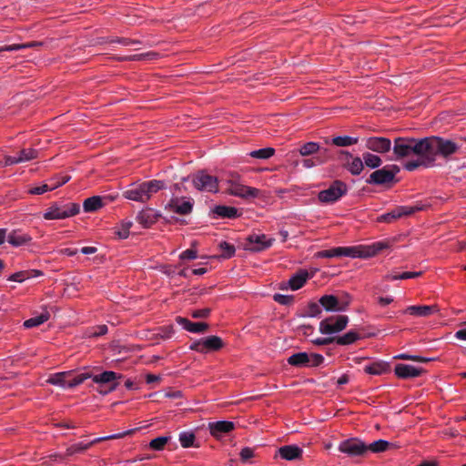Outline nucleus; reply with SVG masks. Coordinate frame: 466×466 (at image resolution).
I'll return each instance as SVG.
<instances>
[{"instance_id": "33", "label": "nucleus", "mask_w": 466, "mask_h": 466, "mask_svg": "<svg viewBox=\"0 0 466 466\" xmlns=\"http://www.w3.org/2000/svg\"><path fill=\"white\" fill-rule=\"evenodd\" d=\"M103 207L102 198L99 196H93L85 199L83 208L86 212H94Z\"/></svg>"}, {"instance_id": "37", "label": "nucleus", "mask_w": 466, "mask_h": 466, "mask_svg": "<svg viewBox=\"0 0 466 466\" xmlns=\"http://www.w3.org/2000/svg\"><path fill=\"white\" fill-rule=\"evenodd\" d=\"M421 275V271H405V272H397L394 271L390 274H388L384 277L385 280H398V279H408L417 278Z\"/></svg>"}, {"instance_id": "1", "label": "nucleus", "mask_w": 466, "mask_h": 466, "mask_svg": "<svg viewBox=\"0 0 466 466\" xmlns=\"http://www.w3.org/2000/svg\"><path fill=\"white\" fill-rule=\"evenodd\" d=\"M393 154L395 159H401L410 157H426V163L431 164L429 157V137L414 138L399 137L393 142Z\"/></svg>"}, {"instance_id": "21", "label": "nucleus", "mask_w": 466, "mask_h": 466, "mask_svg": "<svg viewBox=\"0 0 466 466\" xmlns=\"http://www.w3.org/2000/svg\"><path fill=\"white\" fill-rule=\"evenodd\" d=\"M208 428L210 434L213 437L219 439L223 434L229 433L233 431L235 429V424L232 421L219 420L209 423Z\"/></svg>"}, {"instance_id": "22", "label": "nucleus", "mask_w": 466, "mask_h": 466, "mask_svg": "<svg viewBox=\"0 0 466 466\" xmlns=\"http://www.w3.org/2000/svg\"><path fill=\"white\" fill-rule=\"evenodd\" d=\"M439 311L437 305H414L409 306L404 310L405 313L416 317H429Z\"/></svg>"}, {"instance_id": "39", "label": "nucleus", "mask_w": 466, "mask_h": 466, "mask_svg": "<svg viewBox=\"0 0 466 466\" xmlns=\"http://www.w3.org/2000/svg\"><path fill=\"white\" fill-rule=\"evenodd\" d=\"M196 436L192 431H182L179 433L178 441L183 448L198 447L195 444Z\"/></svg>"}, {"instance_id": "11", "label": "nucleus", "mask_w": 466, "mask_h": 466, "mask_svg": "<svg viewBox=\"0 0 466 466\" xmlns=\"http://www.w3.org/2000/svg\"><path fill=\"white\" fill-rule=\"evenodd\" d=\"M224 347V342L220 337L208 336L201 339L194 341L189 349L200 353H208L210 351H218Z\"/></svg>"}, {"instance_id": "47", "label": "nucleus", "mask_w": 466, "mask_h": 466, "mask_svg": "<svg viewBox=\"0 0 466 466\" xmlns=\"http://www.w3.org/2000/svg\"><path fill=\"white\" fill-rule=\"evenodd\" d=\"M420 166H423L425 167H433L434 164H427L426 163V157H418L417 160L408 161L404 165V167L408 171H413V170H415L417 167H419Z\"/></svg>"}, {"instance_id": "3", "label": "nucleus", "mask_w": 466, "mask_h": 466, "mask_svg": "<svg viewBox=\"0 0 466 466\" xmlns=\"http://www.w3.org/2000/svg\"><path fill=\"white\" fill-rule=\"evenodd\" d=\"M459 149L460 146L451 140L434 136L429 137V157L431 158V164L435 163L437 155L448 158Z\"/></svg>"}, {"instance_id": "41", "label": "nucleus", "mask_w": 466, "mask_h": 466, "mask_svg": "<svg viewBox=\"0 0 466 466\" xmlns=\"http://www.w3.org/2000/svg\"><path fill=\"white\" fill-rule=\"evenodd\" d=\"M42 45H43L42 42H36V41H33V42L25 43V44L9 45V46H1L0 53H2L4 51H17V50H21V49H25V48L40 46Z\"/></svg>"}, {"instance_id": "56", "label": "nucleus", "mask_w": 466, "mask_h": 466, "mask_svg": "<svg viewBox=\"0 0 466 466\" xmlns=\"http://www.w3.org/2000/svg\"><path fill=\"white\" fill-rule=\"evenodd\" d=\"M273 300L280 305L289 306L294 302V296L275 293L273 296Z\"/></svg>"}, {"instance_id": "63", "label": "nucleus", "mask_w": 466, "mask_h": 466, "mask_svg": "<svg viewBox=\"0 0 466 466\" xmlns=\"http://www.w3.org/2000/svg\"><path fill=\"white\" fill-rule=\"evenodd\" d=\"M254 456V451L251 448H243L240 451V458L242 461H247Z\"/></svg>"}, {"instance_id": "46", "label": "nucleus", "mask_w": 466, "mask_h": 466, "mask_svg": "<svg viewBox=\"0 0 466 466\" xmlns=\"http://www.w3.org/2000/svg\"><path fill=\"white\" fill-rule=\"evenodd\" d=\"M171 437L169 436H159L151 440L149 442V448L153 451H163L165 446L168 443Z\"/></svg>"}, {"instance_id": "29", "label": "nucleus", "mask_w": 466, "mask_h": 466, "mask_svg": "<svg viewBox=\"0 0 466 466\" xmlns=\"http://www.w3.org/2000/svg\"><path fill=\"white\" fill-rule=\"evenodd\" d=\"M390 370V365L385 361H376L364 367V371L371 375H381Z\"/></svg>"}, {"instance_id": "25", "label": "nucleus", "mask_w": 466, "mask_h": 466, "mask_svg": "<svg viewBox=\"0 0 466 466\" xmlns=\"http://www.w3.org/2000/svg\"><path fill=\"white\" fill-rule=\"evenodd\" d=\"M341 157H345L346 159H349L350 157L352 158V160L345 165V167L354 176L360 175V172L363 170V159L356 157H352L351 154L348 151L341 150L340 152ZM343 159V157H340Z\"/></svg>"}, {"instance_id": "64", "label": "nucleus", "mask_w": 466, "mask_h": 466, "mask_svg": "<svg viewBox=\"0 0 466 466\" xmlns=\"http://www.w3.org/2000/svg\"><path fill=\"white\" fill-rule=\"evenodd\" d=\"M209 313H210L209 309H201L194 310L191 313V316L195 319H203V318H207L209 315Z\"/></svg>"}, {"instance_id": "38", "label": "nucleus", "mask_w": 466, "mask_h": 466, "mask_svg": "<svg viewBox=\"0 0 466 466\" xmlns=\"http://www.w3.org/2000/svg\"><path fill=\"white\" fill-rule=\"evenodd\" d=\"M143 187H145L146 192L150 198L153 194L165 188V182L162 180L153 179L150 181L143 182Z\"/></svg>"}, {"instance_id": "26", "label": "nucleus", "mask_w": 466, "mask_h": 466, "mask_svg": "<svg viewBox=\"0 0 466 466\" xmlns=\"http://www.w3.org/2000/svg\"><path fill=\"white\" fill-rule=\"evenodd\" d=\"M302 449L296 445H285L279 449V456L287 461L299 459L302 456Z\"/></svg>"}, {"instance_id": "52", "label": "nucleus", "mask_w": 466, "mask_h": 466, "mask_svg": "<svg viewBox=\"0 0 466 466\" xmlns=\"http://www.w3.org/2000/svg\"><path fill=\"white\" fill-rule=\"evenodd\" d=\"M21 162L30 161L38 157V151L35 148H24L19 152L17 157Z\"/></svg>"}, {"instance_id": "43", "label": "nucleus", "mask_w": 466, "mask_h": 466, "mask_svg": "<svg viewBox=\"0 0 466 466\" xmlns=\"http://www.w3.org/2000/svg\"><path fill=\"white\" fill-rule=\"evenodd\" d=\"M358 137H352L349 136L335 137L332 138L331 143L337 147H349L358 143Z\"/></svg>"}, {"instance_id": "27", "label": "nucleus", "mask_w": 466, "mask_h": 466, "mask_svg": "<svg viewBox=\"0 0 466 466\" xmlns=\"http://www.w3.org/2000/svg\"><path fill=\"white\" fill-rule=\"evenodd\" d=\"M42 275H43V272L40 270H36V269L22 270V271H18V272L12 274L8 278V280L22 283L24 281L29 280L31 279H34L35 277H39Z\"/></svg>"}, {"instance_id": "50", "label": "nucleus", "mask_w": 466, "mask_h": 466, "mask_svg": "<svg viewBox=\"0 0 466 466\" xmlns=\"http://www.w3.org/2000/svg\"><path fill=\"white\" fill-rule=\"evenodd\" d=\"M70 176L56 175L49 179V187L51 190L57 188L58 187L67 183L70 180Z\"/></svg>"}, {"instance_id": "62", "label": "nucleus", "mask_w": 466, "mask_h": 466, "mask_svg": "<svg viewBox=\"0 0 466 466\" xmlns=\"http://www.w3.org/2000/svg\"><path fill=\"white\" fill-rule=\"evenodd\" d=\"M51 190L48 184H44L40 187H35L28 190L29 194L32 195H41L46 193V191Z\"/></svg>"}, {"instance_id": "53", "label": "nucleus", "mask_w": 466, "mask_h": 466, "mask_svg": "<svg viewBox=\"0 0 466 466\" xmlns=\"http://www.w3.org/2000/svg\"><path fill=\"white\" fill-rule=\"evenodd\" d=\"M328 149L323 150V157L318 156L313 158H306L303 159L302 164L305 167L310 168L316 166L317 164H322L325 162V157H327Z\"/></svg>"}, {"instance_id": "30", "label": "nucleus", "mask_w": 466, "mask_h": 466, "mask_svg": "<svg viewBox=\"0 0 466 466\" xmlns=\"http://www.w3.org/2000/svg\"><path fill=\"white\" fill-rule=\"evenodd\" d=\"M287 362L297 368L309 367V354L307 352L294 353L288 358Z\"/></svg>"}, {"instance_id": "5", "label": "nucleus", "mask_w": 466, "mask_h": 466, "mask_svg": "<svg viewBox=\"0 0 466 466\" xmlns=\"http://www.w3.org/2000/svg\"><path fill=\"white\" fill-rule=\"evenodd\" d=\"M80 207L76 203H68L65 205L53 204L44 213L45 219H65L79 213Z\"/></svg>"}, {"instance_id": "42", "label": "nucleus", "mask_w": 466, "mask_h": 466, "mask_svg": "<svg viewBox=\"0 0 466 466\" xmlns=\"http://www.w3.org/2000/svg\"><path fill=\"white\" fill-rule=\"evenodd\" d=\"M365 165L370 168H377L382 164L381 158L374 154L366 152L362 155Z\"/></svg>"}, {"instance_id": "13", "label": "nucleus", "mask_w": 466, "mask_h": 466, "mask_svg": "<svg viewBox=\"0 0 466 466\" xmlns=\"http://www.w3.org/2000/svg\"><path fill=\"white\" fill-rule=\"evenodd\" d=\"M229 187L227 189L228 193L241 198H257L259 190L255 187H248L238 183V181L229 180Z\"/></svg>"}, {"instance_id": "34", "label": "nucleus", "mask_w": 466, "mask_h": 466, "mask_svg": "<svg viewBox=\"0 0 466 466\" xmlns=\"http://www.w3.org/2000/svg\"><path fill=\"white\" fill-rule=\"evenodd\" d=\"M68 377H71L70 372H58L51 375L46 382L62 388H67Z\"/></svg>"}, {"instance_id": "57", "label": "nucleus", "mask_w": 466, "mask_h": 466, "mask_svg": "<svg viewBox=\"0 0 466 466\" xmlns=\"http://www.w3.org/2000/svg\"><path fill=\"white\" fill-rule=\"evenodd\" d=\"M395 359L399 360H412V361H419V362H429L431 360V359L417 356V355H410L406 353L400 354L395 357Z\"/></svg>"}, {"instance_id": "31", "label": "nucleus", "mask_w": 466, "mask_h": 466, "mask_svg": "<svg viewBox=\"0 0 466 466\" xmlns=\"http://www.w3.org/2000/svg\"><path fill=\"white\" fill-rule=\"evenodd\" d=\"M160 57V54L157 52H147L139 55L127 56L117 57L116 60L120 62L125 61H141V60H154Z\"/></svg>"}, {"instance_id": "20", "label": "nucleus", "mask_w": 466, "mask_h": 466, "mask_svg": "<svg viewBox=\"0 0 466 466\" xmlns=\"http://www.w3.org/2000/svg\"><path fill=\"white\" fill-rule=\"evenodd\" d=\"M319 304L327 311H344L349 305V301L339 302L335 296L325 295L320 298Z\"/></svg>"}, {"instance_id": "2", "label": "nucleus", "mask_w": 466, "mask_h": 466, "mask_svg": "<svg viewBox=\"0 0 466 466\" xmlns=\"http://www.w3.org/2000/svg\"><path fill=\"white\" fill-rule=\"evenodd\" d=\"M388 248V242H376L370 246L338 247L331 249L319 251L315 254V257L319 258H330L341 256L350 258H370Z\"/></svg>"}, {"instance_id": "48", "label": "nucleus", "mask_w": 466, "mask_h": 466, "mask_svg": "<svg viewBox=\"0 0 466 466\" xmlns=\"http://www.w3.org/2000/svg\"><path fill=\"white\" fill-rule=\"evenodd\" d=\"M92 375L89 372H83L74 376L73 378H67V388H74L82 384L86 380L91 378Z\"/></svg>"}, {"instance_id": "40", "label": "nucleus", "mask_w": 466, "mask_h": 466, "mask_svg": "<svg viewBox=\"0 0 466 466\" xmlns=\"http://www.w3.org/2000/svg\"><path fill=\"white\" fill-rule=\"evenodd\" d=\"M320 151V147L316 142H308L299 148V153L302 157L311 156Z\"/></svg>"}, {"instance_id": "32", "label": "nucleus", "mask_w": 466, "mask_h": 466, "mask_svg": "<svg viewBox=\"0 0 466 466\" xmlns=\"http://www.w3.org/2000/svg\"><path fill=\"white\" fill-rule=\"evenodd\" d=\"M31 237L27 234H20L17 231H12L8 237L7 241L14 247L25 245L31 241Z\"/></svg>"}, {"instance_id": "18", "label": "nucleus", "mask_w": 466, "mask_h": 466, "mask_svg": "<svg viewBox=\"0 0 466 466\" xmlns=\"http://www.w3.org/2000/svg\"><path fill=\"white\" fill-rule=\"evenodd\" d=\"M394 372L398 378L407 380L420 377L425 370L422 368L399 363L395 366Z\"/></svg>"}, {"instance_id": "14", "label": "nucleus", "mask_w": 466, "mask_h": 466, "mask_svg": "<svg viewBox=\"0 0 466 466\" xmlns=\"http://www.w3.org/2000/svg\"><path fill=\"white\" fill-rule=\"evenodd\" d=\"M273 241V238L267 239V237L264 234H252L247 238L246 249L255 252L261 251L269 248Z\"/></svg>"}, {"instance_id": "16", "label": "nucleus", "mask_w": 466, "mask_h": 466, "mask_svg": "<svg viewBox=\"0 0 466 466\" xmlns=\"http://www.w3.org/2000/svg\"><path fill=\"white\" fill-rule=\"evenodd\" d=\"M366 147L377 153H387L391 148V141L387 137H371L366 140Z\"/></svg>"}, {"instance_id": "15", "label": "nucleus", "mask_w": 466, "mask_h": 466, "mask_svg": "<svg viewBox=\"0 0 466 466\" xmlns=\"http://www.w3.org/2000/svg\"><path fill=\"white\" fill-rule=\"evenodd\" d=\"M123 196L133 201L146 203L149 200V197L146 192L145 187L142 183H132L129 187L124 191Z\"/></svg>"}, {"instance_id": "8", "label": "nucleus", "mask_w": 466, "mask_h": 466, "mask_svg": "<svg viewBox=\"0 0 466 466\" xmlns=\"http://www.w3.org/2000/svg\"><path fill=\"white\" fill-rule=\"evenodd\" d=\"M313 274L314 272H309L307 269H299L289 280L277 283L273 289L279 290H286L288 289L292 290L299 289L308 279L313 277Z\"/></svg>"}, {"instance_id": "61", "label": "nucleus", "mask_w": 466, "mask_h": 466, "mask_svg": "<svg viewBox=\"0 0 466 466\" xmlns=\"http://www.w3.org/2000/svg\"><path fill=\"white\" fill-rule=\"evenodd\" d=\"M309 367H318L324 361V357L318 353L309 354Z\"/></svg>"}, {"instance_id": "24", "label": "nucleus", "mask_w": 466, "mask_h": 466, "mask_svg": "<svg viewBox=\"0 0 466 466\" xmlns=\"http://www.w3.org/2000/svg\"><path fill=\"white\" fill-rule=\"evenodd\" d=\"M176 321L183 329L192 333H205L208 329V324L206 322H192L182 317H177Z\"/></svg>"}, {"instance_id": "59", "label": "nucleus", "mask_w": 466, "mask_h": 466, "mask_svg": "<svg viewBox=\"0 0 466 466\" xmlns=\"http://www.w3.org/2000/svg\"><path fill=\"white\" fill-rule=\"evenodd\" d=\"M132 225L133 224H132L131 221L123 222L122 225H121V230H118L116 232L118 238H121V239L127 238L128 236H129V229L132 227Z\"/></svg>"}, {"instance_id": "60", "label": "nucleus", "mask_w": 466, "mask_h": 466, "mask_svg": "<svg viewBox=\"0 0 466 466\" xmlns=\"http://www.w3.org/2000/svg\"><path fill=\"white\" fill-rule=\"evenodd\" d=\"M197 241L192 242L191 248L183 251L180 255L181 259H194L197 258V250L193 248L196 247Z\"/></svg>"}, {"instance_id": "6", "label": "nucleus", "mask_w": 466, "mask_h": 466, "mask_svg": "<svg viewBox=\"0 0 466 466\" xmlns=\"http://www.w3.org/2000/svg\"><path fill=\"white\" fill-rule=\"evenodd\" d=\"M349 320L346 315L330 316L319 322V330L323 335L337 334L346 329Z\"/></svg>"}, {"instance_id": "4", "label": "nucleus", "mask_w": 466, "mask_h": 466, "mask_svg": "<svg viewBox=\"0 0 466 466\" xmlns=\"http://www.w3.org/2000/svg\"><path fill=\"white\" fill-rule=\"evenodd\" d=\"M400 171L397 165H388L372 172L366 180L367 184L377 186H388L398 182L396 175Z\"/></svg>"}, {"instance_id": "28", "label": "nucleus", "mask_w": 466, "mask_h": 466, "mask_svg": "<svg viewBox=\"0 0 466 466\" xmlns=\"http://www.w3.org/2000/svg\"><path fill=\"white\" fill-rule=\"evenodd\" d=\"M212 212L220 218H236L241 215L237 208L223 205L216 206L212 209Z\"/></svg>"}, {"instance_id": "7", "label": "nucleus", "mask_w": 466, "mask_h": 466, "mask_svg": "<svg viewBox=\"0 0 466 466\" xmlns=\"http://www.w3.org/2000/svg\"><path fill=\"white\" fill-rule=\"evenodd\" d=\"M348 192V186L341 180H334L330 186L324 190H321L319 195V200L322 203H333L339 200L342 196Z\"/></svg>"}, {"instance_id": "44", "label": "nucleus", "mask_w": 466, "mask_h": 466, "mask_svg": "<svg viewBox=\"0 0 466 466\" xmlns=\"http://www.w3.org/2000/svg\"><path fill=\"white\" fill-rule=\"evenodd\" d=\"M136 431H137L136 429H132V430H128V431H123V432H119V433H116V434L108 435V436H105V437H99V438H96V439L93 440L88 444H90V447H91L92 445L96 444V443L101 442V441L120 439V438H123L125 436L133 434Z\"/></svg>"}, {"instance_id": "9", "label": "nucleus", "mask_w": 466, "mask_h": 466, "mask_svg": "<svg viewBox=\"0 0 466 466\" xmlns=\"http://www.w3.org/2000/svg\"><path fill=\"white\" fill-rule=\"evenodd\" d=\"M192 182L194 187L200 191L218 192V190L217 177L208 174L206 170H199L194 174Z\"/></svg>"}, {"instance_id": "19", "label": "nucleus", "mask_w": 466, "mask_h": 466, "mask_svg": "<svg viewBox=\"0 0 466 466\" xmlns=\"http://www.w3.org/2000/svg\"><path fill=\"white\" fill-rule=\"evenodd\" d=\"M93 381L96 384H111L109 387V390H114L118 386V382L116 380L121 379L122 375L117 374L115 371L106 370L98 375H95L91 377Z\"/></svg>"}, {"instance_id": "51", "label": "nucleus", "mask_w": 466, "mask_h": 466, "mask_svg": "<svg viewBox=\"0 0 466 466\" xmlns=\"http://www.w3.org/2000/svg\"><path fill=\"white\" fill-rule=\"evenodd\" d=\"M275 154V149L273 147H265L258 150H254L250 152V157L260 159H268L271 157Z\"/></svg>"}, {"instance_id": "58", "label": "nucleus", "mask_w": 466, "mask_h": 466, "mask_svg": "<svg viewBox=\"0 0 466 466\" xmlns=\"http://www.w3.org/2000/svg\"><path fill=\"white\" fill-rule=\"evenodd\" d=\"M174 332L175 330L172 325L164 326L158 329L157 336L161 339H167L173 336Z\"/></svg>"}, {"instance_id": "35", "label": "nucleus", "mask_w": 466, "mask_h": 466, "mask_svg": "<svg viewBox=\"0 0 466 466\" xmlns=\"http://www.w3.org/2000/svg\"><path fill=\"white\" fill-rule=\"evenodd\" d=\"M335 342L339 345H350L360 339V336L358 332L350 330L342 336H334Z\"/></svg>"}, {"instance_id": "36", "label": "nucleus", "mask_w": 466, "mask_h": 466, "mask_svg": "<svg viewBox=\"0 0 466 466\" xmlns=\"http://www.w3.org/2000/svg\"><path fill=\"white\" fill-rule=\"evenodd\" d=\"M49 318H50L49 312L47 310H45L40 315L26 319L24 322V326L26 329H31V328L38 327L41 324H43L46 321H47L49 319Z\"/></svg>"}, {"instance_id": "49", "label": "nucleus", "mask_w": 466, "mask_h": 466, "mask_svg": "<svg viewBox=\"0 0 466 466\" xmlns=\"http://www.w3.org/2000/svg\"><path fill=\"white\" fill-rule=\"evenodd\" d=\"M321 312V305L317 302H310L306 308L303 317L316 318L319 317Z\"/></svg>"}, {"instance_id": "17", "label": "nucleus", "mask_w": 466, "mask_h": 466, "mask_svg": "<svg viewBox=\"0 0 466 466\" xmlns=\"http://www.w3.org/2000/svg\"><path fill=\"white\" fill-rule=\"evenodd\" d=\"M166 208L179 215H188L192 212L193 202L184 198H173L166 206Z\"/></svg>"}, {"instance_id": "23", "label": "nucleus", "mask_w": 466, "mask_h": 466, "mask_svg": "<svg viewBox=\"0 0 466 466\" xmlns=\"http://www.w3.org/2000/svg\"><path fill=\"white\" fill-rule=\"evenodd\" d=\"M159 217L154 209L147 208L137 214V220L143 228H147L155 224Z\"/></svg>"}, {"instance_id": "45", "label": "nucleus", "mask_w": 466, "mask_h": 466, "mask_svg": "<svg viewBox=\"0 0 466 466\" xmlns=\"http://www.w3.org/2000/svg\"><path fill=\"white\" fill-rule=\"evenodd\" d=\"M389 446L390 442L384 440H378L370 444H366L367 452L372 451L374 453L385 451Z\"/></svg>"}, {"instance_id": "12", "label": "nucleus", "mask_w": 466, "mask_h": 466, "mask_svg": "<svg viewBox=\"0 0 466 466\" xmlns=\"http://www.w3.org/2000/svg\"><path fill=\"white\" fill-rule=\"evenodd\" d=\"M338 449L340 452L350 457L365 456L367 454L366 443L358 438H350L342 441Z\"/></svg>"}, {"instance_id": "10", "label": "nucleus", "mask_w": 466, "mask_h": 466, "mask_svg": "<svg viewBox=\"0 0 466 466\" xmlns=\"http://www.w3.org/2000/svg\"><path fill=\"white\" fill-rule=\"evenodd\" d=\"M427 206L416 205L413 207H396L393 210L389 213H385L378 217L377 221L382 223H392L393 221L406 216L413 215L415 212L424 210Z\"/></svg>"}, {"instance_id": "54", "label": "nucleus", "mask_w": 466, "mask_h": 466, "mask_svg": "<svg viewBox=\"0 0 466 466\" xmlns=\"http://www.w3.org/2000/svg\"><path fill=\"white\" fill-rule=\"evenodd\" d=\"M89 448H90V444H86V443H83V442H78V443H76V444H73V445L69 446L66 449V456H72V455H74L76 453L83 452V451H86Z\"/></svg>"}, {"instance_id": "55", "label": "nucleus", "mask_w": 466, "mask_h": 466, "mask_svg": "<svg viewBox=\"0 0 466 466\" xmlns=\"http://www.w3.org/2000/svg\"><path fill=\"white\" fill-rule=\"evenodd\" d=\"M218 246H219V248L223 251V253L221 255L222 258H229L234 256L236 249L232 244H230L227 241H222L219 243Z\"/></svg>"}]
</instances>
